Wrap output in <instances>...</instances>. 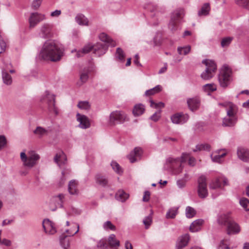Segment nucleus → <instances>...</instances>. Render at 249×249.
<instances>
[{"label":"nucleus","instance_id":"obj_24","mask_svg":"<svg viewBox=\"0 0 249 249\" xmlns=\"http://www.w3.org/2000/svg\"><path fill=\"white\" fill-rule=\"evenodd\" d=\"M54 160L59 166L65 164L67 161V158L63 152L60 151L57 153L54 158Z\"/></svg>","mask_w":249,"mask_h":249},{"label":"nucleus","instance_id":"obj_23","mask_svg":"<svg viewBox=\"0 0 249 249\" xmlns=\"http://www.w3.org/2000/svg\"><path fill=\"white\" fill-rule=\"evenodd\" d=\"M237 121V117H230L227 115L223 119L222 125L223 126L232 127L236 124Z\"/></svg>","mask_w":249,"mask_h":249},{"label":"nucleus","instance_id":"obj_16","mask_svg":"<svg viewBox=\"0 0 249 249\" xmlns=\"http://www.w3.org/2000/svg\"><path fill=\"white\" fill-rule=\"evenodd\" d=\"M42 226L45 232L50 234H53L56 232V229L53 223L49 219H44L42 222Z\"/></svg>","mask_w":249,"mask_h":249},{"label":"nucleus","instance_id":"obj_39","mask_svg":"<svg viewBox=\"0 0 249 249\" xmlns=\"http://www.w3.org/2000/svg\"><path fill=\"white\" fill-rule=\"evenodd\" d=\"M191 46L190 45L178 47V52L180 55H186L188 54L191 51Z\"/></svg>","mask_w":249,"mask_h":249},{"label":"nucleus","instance_id":"obj_7","mask_svg":"<svg viewBox=\"0 0 249 249\" xmlns=\"http://www.w3.org/2000/svg\"><path fill=\"white\" fill-rule=\"evenodd\" d=\"M184 16L183 9L178 8L174 11L168 25V27L171 31L173 32L178 29V23L183 18Z\"/></svg>","mask_w":249,"mask_h":249},{"label":"nucleus","instance_id":"obj_52","mask_svg":"<svg viewBox=\"0 0 249 249\" xmlns=\"http://www.w3.org/2000/svg\"><path fill=\"white\" fill-rule=\"evenodd\" d=\"M152 222V217L151 214L146 216L143 220V223L145 225V229H147Z\"/></svg>","mask_w":249,"mask_h":249},{"label":"nucleus","instance_id":"obj_5","mask_svg":"<svg viewBox=\"0 0 249 249\" xmlns=\"http://www.w3.org/2000/svg\"><path fill=\"white\" fill-rule=\"evenodd\" d=\"M202 63L206 66L205 70L201 74V77L204 80H208L213 78L215 75L217 70V66L214 61L205 59L202 61Z\"/></svg>","mask_w":249,"mask_h":249},{"label":"nucleus","instance_id":"obj_11","mask_svg":"<svg viewBox=\"0 0 249 249\" xmlns=\"http://www.w3.org/2000/svg\"><path fill=\"white\" fill-rule=\"evenodd\" d=\"M77 121L79 123L78 126L82 129H87L90 127V123L89 119L86 116L79 113L76 114Z\"/></svg>","mask_w":249,"mask_h":249},{"label":"nucleus","instance_id":"obj_36","mask_svg":"<svg viewBox=\"0 0 249 249\" xmlns=\"http://www.w3.org/2000/svg\"><path fill=\"white\" fill-rule=\"evenodd\" d=\"M144 107L142 104L136 105L133 110V113L134 116H140L144 111Z\"/></svg>","mask_w":249,"mask_h":249},{"label":"nucleus","instance_id":"obj_18","mask_svg":"<svg viewBox=\"0 0 249 249\" xmlns=\"http://www.w3.org/2000/svg\"><path fill=\"white\" fill-rule=\"evenodd\" d=\"M230 213H222L218 215L217 221L219 225L221 226H228L231 221Z\"/></svg>","mask_w":249,"mask_h":249},{"label":"nucleus","instance_id":"obj_10","mask_svg":"<svg viewBox=\"0 0 249 249\" xmlns=\"http://www.w3.org/2000/svg\"><path fill=\"white\" fill-rule=\"evenodd\" d=\"M45 19V16L38 13H32L29 18V27H35L38 22Z\"/></svg>","mask_w":249,"mask_h":249},{"label":"nucleus","instance_id":"obj_1","mask_svg":"<svg viewBox=\"0 0 249 249\" xmlns=\"http://www.w3.org/2000/svg\"><path fill=\"white\" fill-rule=\"evenodd\" d=\"M63 50L54 40H47L43 44L39 53V58L44 60L56 62L63 55Z\"/></svg>","mask_w":249,"mask_h":249},{"label":"nucleus","instance_id":"obj_59","mask_svg":"<svg viewBox=\"0 0 249 249\" xmlns=\"http://www.w3.org/2000/svg\"><path fill=\"white\" fill-rule=\"evenodd\" d=\"M93 46L90 44L86 45L83 49L82 51L84 53L86 54L89 53L91 50H93Z\"/></svg>","mask_w":249,"mask_h":249},{"label":"nucleus","instance_id":"obj_14","mask_svg":"<svg viewBox=\"0 0 249 249\" xmlns=\"http://www.w3.org/2000/svg\"><path fill=\"white\" fill-rule=\"evenodd\" d=\"M142 154V150L141 147H135L133 151H131L127 156L130 162L133 163L140 159Z\"/></svg>","mask_w":249,"mask_h":249},{"label":"nucleus","instance_id":"obj_3","mask_svg":"<svg viewBox=\"0 0 249 249\" xmlns=\"http://www.w3.org/2000/svg\"><path fill=\"white\" fill-rule=\"evenodd\" d=\"M232 71L227 65L223 66L218 76V80L220 86L226 88L232 81Z\"/></svg>","mask_w":249,"mask_h":249},{"label":"nucleus","instance_id":"obj_30","mask_svg":"<svg viewBox=\"0 0 249 249\" xmlns=\"http://www.w3.org/2000/svg\"><path fill=\"white\" fill-rule=\"evenodd\" d=\"M8 70L4 68H2V78L4 84L10 85L12 83V79L11 75L8 73Z\"/></svg>","mask_w":249,"mask_h":249},{"label":"nucleus","instance_id":"obj_27","mask_svg":"<svg viewBox=\"0 0 249 249\" xmlns=\"http://www.w3.org/2000/svg\"><path fill=\"white\" fill-rule=\"evenodd\" d=\"M50 131V127L46 129L41 126H37L33 131L34 133L39 138L48 135L49 131Z\"/></svg>","mask_w":249,"mask_h":249},{"label":"nucleus","instance_id":"obj_58","mask_svg":"<svg viewBox=\"0 0 249 249\" xmlns=\"http://www.w3.org/2000/svg\"><path fill=\"white\" fill-rule=\"evenodd\" d=\"M161 110H158L150 117V119L154 122L158 121L160 117Z\"/></svg>","mask_w":249,"mask_h":249},{"label":"nucleus","instance_id":"obj_48","mask_svg":"<svg viewBox=\"0 0 249 249\" xmlns=\"http://www.w3.org/2000/svg\"><path fill=\"white\" fill-rule=\"evenodd\" d=\"M149 10L151 12H155L154 16H158L159 13H162L164 12V10H160V8L157 5L150 4L149 5Z\"/></svg>","mask_w":249,"mask_h":249},{"label":"nucleus","instance_id":"obj_8","mask_svg":"<svg viewBox=\"0 0 249 249\" xmlns=\"http://www.w3.org/2000/svg\"><path fill=\"white\" fill-rule=\"evenodd\" d=\"M110 122L111 124H123L128 120L127 115L123 111H115L111 113L109 116Z\"/></svg>","mask_w":249,"mask_h":249},{"label":"nucleus","instance_id":"obj_17","mask_svg":"<svg viewBox=\"0 0 249 249\" xmlns=\"http://www.w3.org/2000/svg\"><path fill=\"white\" fill-rule=\"evenodd\" d=\"M223 182V186L228 185V179L225 177H220L216 178L212 181L210 184V188L211 189H216L221 187Z\"/></svg>","mask_w":249,"mask_h":249},{"label":"nucleus","instance_id":"obj_28","mask_svg":"<svg viewBox=\"0 0 249 249\" xmlns=\"http://www.w3.org/2000/svg\"><path fill=\"white\" fill-rule=\"evenodd\" d=\"M108 246L113 248H117L120 246V241L116 238L114 234H110L107 240Z\"/></svg>","mask_w":249,"mask_h":249},{"label":"nucleus","instance_id":"obj_42","mask_svg":"<svg viewBox=\"0 0 249 249\" xmlns=\"http://www.w3.org/2000/svg\"><path fill=\"white\" fill-rule=\"evenodd\" d=\"M97 247L100 249H108V245L107 239L103 238L98 241Z\"/></svg>","mask_w":249,"mask_h":249},{"label":"nucleus","instance_id":"obj_31","mask_svg":"<svg viewBox=\"0 0 249 249\" xmlns=\"http://www.w3.org/2000/svg\"><path fill=\"white\" fill-rule=\"evenodd\" d=\"M238 111L237 107L231 103H230V106L227 109V115L230 117H237L236 114Z\"/></svg>","mask_w":249,"mask_h":249},{"label":"nucleus","instance_id":"obj_9","mask_svg":"<svg viewBox=\"0 0 249 249\" xmlns=\"http://www.w3.org/2000/svg\"><path fill=\"white\" fill-rule=\"evenodd\" d=\"M197 182V192L198 196L201 198H205L208 195L206 177L203 175L201 176L198 178Z\"/></svg>","mask_w":249,"mask_h":249},{"label":"nucleus","instance_id":"obj_64","mask_svg":"<svg viewBox=\"0 0 249 249\" xmlns=\"http://www.w3.org/2000/svg\"><path fill=\"white\" fill-rule=\"evenodd\" d=\"M61 14V11L60 10H55L54 11H53L51 13L50 16L52 17H58Z\"/></svg>","mask_w":249,"mask_h":249},{"label":"nucleus","instance_id":"obj_4","mask_svg":"<svg viewBox=\"0 0 249 249\" xmlns=\"http://www.w3.org/2000/svg\"><path fill=\"white\" fill-rule=\"evenodd\" d=\"M20 159L24 166L32 168L34 166L40 159V156L34 151H30L27 155L25 152L20 153Z\"/></svg>","mask_w":249,"mask_h":249},{"label":"nucleus","instance_id":"obj_6","mask_svg":"<svg viewBox=\"0 0 249 249\" xmlns=\"http://www.w3.org/2000/svg\"><path fill=\"white\" fill-rule=\"evenodd\" d=\"M41 101H45L48 111L55 115L58 114V110L55 106V95L51 94L49 91L46 90L43 96L41 98Z\"/></svg>","mask_w":249,"mask_h":249},{"label":"nucleus","instance_id":"obj_40","mask_svg":"<svg viewBox=\"0 0 249 249\" xmlns=\"http://www.w3.org/2000/svg\"><path fill=\"white\" fill-rule=\"evenodd\" d=\"M220 150H218V151L219 152ZM226 155V153H223L221 154H219V152H218L217 155H214L213 154H212L211 155V157L212 159V160L213 162H216L218 163H220L221 162V159L223 158L224 156Z\"/></svg>","mask_w":249,"mask_h":249},{"label":"nucleus","instance_id":"obj_53","mask_svg":"<svg viewBox=\"0 0 249 249\" xmlns=\"http://www.w3.org/2000/svg\"><path fill=\"white\" fill-rule=\"evenodd\" d=\"M240 205L247 211H249V208L248 206L249 205V200L246 198H242L240 200Z\"/></svg>","mask_w":249,"mask_h":249},{"label":"nucleus","instance_id":"obj_49","mask_svg":"<svg viewBox=\"0 0 249 249\" xmlns=\"http://www.w3.org/2000/svg\"><path fill=\"white\" fill-rule=\"evenodd\" d=\"M77 107L82 109L88 110L89 109L90 106L88 101H80L77 105Z\"/></svg>","mask_w":249,"mask_h":249},{"label":"nucleus","instance_id":"obj_45","mask_svg":"<svg viewBox=\"0 0 249 249\" xmlns=\"http://www.w3.org/2000/svg\"><path fill=\"white\" fill-rule=\"evenodd\" d=\"M178 209L173 208L170 209L166 213V217L167 218H174L177 214Z\"/></svg>","mask_w":249,"mask_h":249},{"label":"nucleus","instance_id":"obj_22","mask_svg":"<svg viewBox=\"0 0 249 249\" xmlns=\"http://www.w3.org/2000/svg\"><path fill=\"white\" fill-rule=\"evenodd\" d=\"M190 239V236L188 234H185L180 236L177 243L176 249H182L185 247L188 244Z\"/></svg>","mask_w":249,"mask_h":249},{"label":"nucleus","instance_id":"obj_61","mask_svg":"<svg viewBox=\"0 0 249 249\" xmlns=\"http://www.w3.org/2000/svg\"><path fill=\"white\" fill-rule=\"evenodd\" d=\"M186 180H184V179H178L177 181V184L178 188H182L185 187L186 185Z\"/></svg>","mask_w":249,"mask_h":249},{"label":"nucleus","instance_id":"obj_41","mask_svg":"<svg viewBox=\"0 0 249 249\" xmlns=\"http://www.w3.org/2000/svg\"><path fill=\"white\" fill-rule=\"evenodd\" d=\"M54 199L56 201H58V206L60 208H62L65 200V195L63 194H60L57 196H54Z\"/></svg>","mask_w":249,"mask_h":249},{"label":"nucleus","instance_id":"obj_54","mask_svg":"<svg viewBox=\"0 0 249 249\" xmlns=\"http://www.w3.org/2000/svg\"><path fill=\"white\" fill-rule=\"evenodd\" d=\"M89 78V72L87 71H83L80 73V79L82 83H85Z\"/></svg>","mask_w":249,"mask_h":249},{"label":"nucleus","instance_id":"obj_47","mask_svg":"<svg viewBox=\"0 0 249 249\" xmlns=\"http://www.w3.org/2000/svg\"><path fill=\"white\" fill-rule=\"evenodd\" d=\"M196 213L195 210L190 206H188L186 208V215L188 218H192L194 217Z\"/></svg>","mask_w":249,"mask_h":249},{"label":"nucleus","instance_id":"obj_57","mask_svg":"<svg viewBox=\"0 0 249 249\" xmlns=\"http://www.w3.org/2000/svg\"><path fill=\"white\" fill-rule=\"evenodd\" d=\"M247 1L248 0H235V2L237 5L249 10V5L246 3Z\"/></svg>","mask_w":249,"mask_h":249},{"label":"nucleus","instance_id":"obj_46","mask_svg":"<svg viewBox=\"0 0 249 249\" xmlns=\"http://www.w3.org/2000/svg\"><path fill=\"white\" fill-rule=\"evenodd\" d=\"M211 146L208 144H201L196 146V149L194 150V151H200V150H206L210 151Z\"/></svg>","mask_w":249,"mask_h":249},{"label":"nucleus","instance_id":"obj_43","mask_svg":"<svg viewBox=\"0 0 249 249\" xmlns=\"http://www.w3.org/2000/svg\"><path fill=\"white\" fill-rule=\"evenodd\" d=\"M103 227L106 231L111 230L115 231L116 230V227L110 221L105 222L103 225Z\"/></svg>","mask_w":249,"mask_h":249},{"label":"nucleus","instance_id":"obj_63","mask_svg":"<svg viewBox=\"0 0 249 249\" xmlns=\"http://www.w3.org/2000/svg\"><path fill=\"white\" fill-rule=\"evenodd\" d=\"M150 196V193L149 191H145L143 198H142V200L144 202H148L149 200Z\"/></svg>","mask_w":249,"mask_h":249},{"label":"nucleus","instance_id":"obj_55","mask_svg":"<svg viewBox=\"0 0 249 249\" xmlns=\"http://www.w3.org/2000/svg\"><path fill=\"white\" fill-rule=\"evenodd\" d=\"M150 103V107L155 108H163L164 107V104L163 102H159L158 103H155L153 100L149 101Z\"/></svg>","mask_w":249,"mask_h":249},{"label":"nucleus","instance_id":"obj_35","mask_svg":"<svg viewBox=\"0 0 249 249\" xmlns=\"http://www.w3.org/2000/svg\"><path fill=\"white\" fill-rule=\"evenodd\" d=\"M210 10L209 3H205L202 6L201 9L198 12V15L199 17L206 16L209 15Z\"/></svg>","mask_w":249,"mask_h":249},{"label":"nucleus","instance_id":"obj_2","mask_svg":"<svg viewBox=\"0 0 249 249\" xmlns=\"http://www.w3.org/2000/svg\"><path fill=\"white\" fill-rule=\"evenodd\" d=\"M189 158L188 163L189 165L194 166L196 164V159L190 157L188 154L183 153L180 158L174 159L169 158L167 160V162L170 164V167L175 171L176 173H179L182 170L181 163L185 162Z\"/></svg>","mask_w":249,"mask_h":249},{"label":"nucleus","instance_id":"obj_37","mask_svg":"<svg viewBox=\"0 0 249 249\" xmlns=\"http://www.w3.org/2000/svg\"><path fill=\"white\" fill-rule=\"evenodd\" d=\"M162 90V87L160 85H157L153 88L147 90L145 92L146 96H151L160 92Z\"/></svg>","mask_w":249,"mask_h":249},{"label":"nucleus","instance_id":"obj_25","mask_svg":"<svg viewBox=\"0 0 249 249\" xmlns=\"http://www.w3.org/2000/svg\"><path fill=\"white\" fill-rule=\"evenodd\" d=\"M99 39L103 42L107 43L108 46L114 47L116 46V43L106 33H102L99 35Z\"/></svg>","mask_w":249,"mask_h":249},{"label":"nucleus","instance_id":"obj_34","mask_svg":"<svg viewBox=\"0 0 249 249\" xmlns=\"http://www.w3.org/2000/svg\"><path fill=\"white\" fill-rule=\"evenodd\" d=\"M95 180L97 184L103 187L106 186L108 183V180L104 176L97 174L95 176Z\"/></svg>","mask_w":249,"mask_h":249},{"label":"nucleus","instance_id":"obj_19","mask_svg":"<svg viewBox=\"0 0 249 249\" xmlns=\"http://www.w3.org/2000/svg\"><path fill=\"white\" fill-rule=\"evenodd\" d=\"M237 154L241 160L244 162H249V150L239 147L237 149Z\"/></svg>","mask_w":249,"mask_h":249},{"label":"nucleus","instance_id":"obj_44","mask_svg":"<svg viewBox=\"0 0 249 249\" xmlns=\"http://www.w3.org/2000/svg\"><path fill=\"white\" fill-rule=\"evenodd\" d=\"M216 89V86L213 83L207 84L203 86V89L207 92L215 91Z\"/></svg>","mask_w":249,"mask_h":249},{"label":"nucleus","instance_id":"obj_51","mask_svg":"<svg viewBox=\"0 0 249 249\" xmlns=\"http://www.w3.org/2000/svg\"><path fill=\"white\" fill-rule=\"evenodd\" d=\"M111 166H112L113 169L118 174H121L123 173V170L122 168H121L119 164L115 162V161H112L111 163Z\"/></svg>","mask_w":249,"mask_h":249},{"label":"nucleus","instance_id":"obj_33","mask_svg":"<svg viewBox=\"0 0 249 249\" xmlns=\"http://www.w3.org/2000/svg\"><path fill=\"white\" fill-rule=\"evenodd\" d=\"M128 197V194L122 190H119L115 195L116 199L121 202H124Z\"/></svg>","mask_w":249,"mask_h":249},{"label":"nucleus","instance_id":"obj_13","mask_svg":"<svg viewBox=\"0 0 249 249\" xmlns=\"http://www.w3.org/2000/svg\"><path fill=\"white\" fill-rule=\"evenodd\" d=\"M173 123L175 124H183L189 119V116L187 114L182 113H176L171 117Z\"/></svg>","mask_w":249,"mask_h":249},{"label":"nucleus","instance_id":"obj_12","mask_svg":"<svg viewBox=\"0 0 249 249\" xmlns=\"http://www.w3.org/2000/svg\"><path fill=\"white\" fill-rule=\"evenodd\" d=\"M39 36L43 38L51 37L52 36V25L48 23L44 24L40 28Z\"/></svg>","mask_w":249,"mask_h":249},{"label":"nucleus","instance_id":"obj_56","mask_svg":"<svg viewBox=\"0 0 249 249\" xmlns=\"http://www.w3.org/2000/svg\"><path fill=\"white\" fill-rule=\"evenodd\" d=\"M60 244L64 249H68L70 246L69 241L66 238H61L60 239Z\"/></svg>","mask_w":249,"mask_h":249},{"label":"nucleus","instance_id":"obj_21","mask_svg":"<svg viewBox=\"0 0 249 249\" xmlns=\"http://www.w3.org/2000/svg\"><path fill=\"white\" fill-rule=\"evenodd\" d=\"M200 100L197 97L189 98L187 100L188 107L193 111L196 110L200 106Z\"/></svg>","mask_w":249,"mask_h":249},{"label":"nucleus","instance_id":"obj_20","mask_svg":"<svg viewBox=\"0 0 249 249\" xmlns=\"http://www.w3.org/2000/svg\"><path fill=\"white\" fill-rule=\"evenodd\" d=\"M227 233L230 234H236L240 232V228L237 223L235 222L232 219L227 226Z\"/></svg>","mask_w":249,"mask_h":249},{"label":"nucleus","instance_id":"obj_50","mask_svg":"<svg viewBox=\"0 0 249 249\" xmlns=\"http://www.w3.org/2000/svg\"><path fill=\"white\" fill-rule=\"evenodd\" d=\"M233 39L232 37H226L223 38L221 42V45L222 47H225L228 46L231 42V41Z\"/></svg>","mask_w":249,"mask_h":249},{"label":"nucleus","instance_id":"obj_32","mask_svg":"<svg viewBox=\"0 0 249 249\" xmlns=\"http://www.w3.org/2000/svg\"><path fill=\"white\" fill-rule=\"evenodd\" d=\"M75 19L77 23L80 25H88V19L83 14H78Z\"/></svg>","mask_w":249,"mask_h":249},{"label":"nucleus","instance_id":"obj_15","mask_svg":"<svg viewBox=\"0 0 249 249\" xmlns=\"http://www.w3.org/2000/svg\"><path fill=\"white\" fill-rule=\"evenodd\" d=\"M108 46L104 43H97L93 47V53L98 56H100L106 53Z\"/></svg>","mask_w":249,"mask_h":249},{"label":"nucleus","instance_id":"obj_26","mask_svg":"<svg viewBox=\"0 0 249 249\" xmlns=\"http://www.w3.org/2000/svg\"><path fill=\"white\" fill-rule=\"evenodd\" d=\"M68 191L71 195H77L78 194L77 182L75 180H71L68 184Z\"/></svg>","mask_w":249,"mask_h":249},{"label":"nucleus","instance_id":"obj_60","mask_svg":"<svg viewBox=\"0 0 249 249\" xmlns=\"http://www.w3.org/2000/svg\"><path fill=\"white\" fill-rule=\"evenodd\" d=\"M41 1L42 0H34L32 4V8L34 9H37L40 6Z\"/></svg>","mask_w":249,"mask_h":249},{"label":"nucleus","instance_id":"obj_38","mask_svg":"<svg viewBox=\"0 0 249 249\" xmlns=\"http://www.w3.org/2000/svg\"><path fill=\"white\" fill-rule=\"evenodd\" d=\"M115 57L120 62L123 63L124 61L125 53L121 48H117Z\"/></svg>","mask_w":249,"mask_h":249},{"label":"nucleus","instance_id":"obj_62","mask_svg":"<svg viewBox=\"0 0 249 249\" xmlns=\"http://www.w3.org/2000/svg\"><path fill=\"white\" fill-rule=\"evenodd\" d=\"M6 143V140L4 136H0V150L4 146Z\"/></svg>","mask_w":249,"mask_h":249},{"label":"nucleus","instance_id":"obj_29","mask_svg":"<svg viewBox=\"0 0 249 249\" xmlns=\"http://www.w3.org/2000/svg\"><path fill=\"white\" fill-rule=\"evenodd\" d=\"M203 222L204 221L202 219H197L194 221L190 226V231L193 232L199 231Z\"/></svg>","mask_w":249,"mask_h":249}]
</instances>
